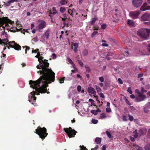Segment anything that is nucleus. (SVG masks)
Instances as JSON below:
<instances>
[{
	"instance_id": "obj_36",
	"label": "nucleus",
	"mask_w": 150,
	"mask_h": 150,
	"mask_svg": "<svg viewBox=\"0 0 150 150\" xmlns=\"http://www.w3.org/2000/svg\"><path fill=\"white\" fill-rule=\"evenodd\" d=\"M91 121L93 124H96L98 122V121L97 120L92 119Z\"/></svg>"
},
{
	"instance_id": "obj_62",
	"label": "nucleus",
	"mask_w": 150,
	"mask_h": 150,
	"mask_svg": "<svg viewBox=\"0 0 150 150\" xmlns=\"http://www.w3.org/2000/svg\"><path fill=\"white\" fill-rule=\"evenodd\" d=\"M144 111L145 113H148L149 112V110L146 108H144Z\"/></svg>"
},
{
	"instance_id": "obj_19",
	"label": "nucleus",
	"mask_w": 150,
	"mask_h": 150,
	"mask_svg": "<svg viewBox=\"0 0 150 150\" xmlns=\"http://www.w3.org/2000/svg\"><path fill=\"white\" fill-rule=\"evenodd\" d=\"M49 30H47L44 34V35L45 36L46 39L49 38Z\"/></svg>"
},
{
	"instance_id": "obj_24",
	"label": "nucleus",
	"mask_w": 150,
	"mask_h": 150,
	"mask_svg": "<svg viewBox=\"0 0 150 150\" xmlns=\"http://www.w3.org/2000/svg\"><path fill=\"white\" fill-rule=\"evenodd\" d=\"M98 33L97 31H94L93 32L91 35V38H93Z\"/></svg>"
},
{
	"instance_id": "obj_46",
	"label": "nucleus",
	"mask_w": 150,
	"mask_h": 150,
	"mask_svg": "<svg viewBox=\"0 0 150 150\" xmlns=\"http://www.w3.org/2000/svg\"><path fill=\"white\" fill-rule=\"evenodd\" d=\"M39 50V49H36V50H32V53H36L37 52H38V51Z\"/></svg>"
},
{
	"instance_id": "obj_54",
	"label": "nucleus",
	"mask_w": 150,
	"mask_h": 150,
	"mask_svg": "<svg viewBox=\"0 0 150 150\" xmlns=\"http://www.w3.org/2000/svg\"><path fill=\"white\" fill-rule=\"evenodd\" d=\"M62 20L63 21V22H64V25L63 26V27L65 26L66 25V23H65V19H66V18H62Z\"/></svg>"
},
{
	"instance_id": "obj_14",
	"label": "nucleus",
	"mask_w": 150,
	"mask_h": 150,
	"mask_svg": "<svg viewBox=\"0 0 150 150\" xmlns=\"http://www.w3.org/2000/svg\"><path fill=\"white\" fill-rule=\"evenodd\" d=\"M146 96H143V97L138 96L136 98L135 101L136 102H139L142 101L144 100Z\"/></svg>"
},
{
	"instance_id": "obj_29",
	"label": "nucleus",
	"mask_w": 150,
	"mask_h": 150,
	"mask_svg": "<svg viewBox=\"0 0 150 150\" xmlns=\"http://www.w3.org/2000/svg\"><path fill=\"white\" fill-rule=\"evenodd\" d=\"M23 49H24V48H26L25 50V53L26 54L27 53V50H28L30 49V48L28 46H25V47H23Z\"/></svg>"
},
{
	"instance_id": "obj_44",
	"label": "nucleus",
	"mask_w": 150,
	"mask_h": 150,
	"mask_svg": "<svg viewBox=\"0 0 150 150\" xmlns=\"http://www.w3.org/2000/svg\"><path fill=\"white\" fill-rule=\"evenodd\" d=\"M119 83L120 84H122L123 83V82L122 79L120 78H119L118 79Z\"/></svg>"
},
{
	"instance_id": "obj_49",
	"label": "nucleus",
	"mask_w": 150,
	"mask_h": 150,
	"mask_svg": "<svg viewBox=\"0 0 150 150\" xmlns=\"http://www.w3.org/2000/svg\"><path fill=\"white\" fill-rule=\"evenodd\" d=\"M68 12L69 13V14H70L71 15H73V11L70 9H68Z\"/></svg>"
},
{
	"instance_id": "obj_47",
	"label": "nucleus",
	"mask_w": 150,
	"mask_h": 150,
	"mask_svg": "<svg viewBox=\"0 0 150 150\" xmlns=\"http://www.w3.org/2000/svg\"><path fill=\"white\" fill-rule=\"evenodd\" d=\"M5 5L6 6H9L11 5V3L8 1L6 2L5 4Z\"/></svg>"
},
{
	"instance_id": "obj_39",
	"label": "nucleus",
	"mask_w": 150,
	"mask_h": 150,
	"mask_svg": "<svg viewBox=\"0 0 150 150\" xmlns=\"http://www.w3.org/2000/svg\"><path fill=\"white\" fill-rule=\"evenodd\" d=\"M106 27V24H103L101 25V28L103 29H105Z\"/></svg>"
},
{
	"instance_id": "obj_30",
	"label": "nucleus",
	"mask_w": 150,
	"mask_h": 150,
	"mask_svg": "<svg viewBox=\"0 0 150 150\" xmlns=\"http://www.w3.org/2000/svg\"><path fill=\"white\" fill-rule=\"evenodd\" d=\"M77 61L78 62L79 65L81 66V67H83V63L81 61L78 59L77 60Z\"/></svg>"
},
{
	"instance_id": "obj_7",
	"label": "nucleus",
	"mask_w": 150,
	"mask_h": 150,
	"mask_svg": "<svg viewBox=\"0 0 150 150\" xmlns=\"http://www.w3.org/2000/svg\"><path fill=\"white\" fill-rule=\"evenodd\" d=\"M66 134H67L69 138L74 137L77 132L75 130H73L72 128L69 127V128H66Z\"/></svg>"
},
{
	"instance_id": "obj_51",
	"label": "nucleus",
	"mask_w": 150,
	"mask_h": 150,
	"mask_svg": "<svg viewBox=\"0 0 150 150\" xmlns=\"http://www.w3.org/2000/svg\"><path fill=\"white\" fill-rule=\"evenodd\" d=\"M125 101L126 103L128 105H131L130 103L127 99L126 98V99H125Z\"/></svg>"
},
{
	"instance_id": "obj_40",
	"label": "nucleus",
	"mask_w": 150,
	"mask_h": 150,
	"mask_svg": "<svg viewBox=\"0 0 150 150\" xmlns=\"http://www.w3.org/2000/svg\"><path fill=\"white\" fill-rule=\"evenodd\" d=\"M72 45L75 47H78V44L76 43L72 42Z\"/></svg>"
},
{
	"instance_id": "obj_27",
	"label": "nucleus",
	"mask_w": 150,
	"mask_h": 150,
	"mask_svg": "<svg viewBox=\"0 0 150 150\" xmlns=\"http://www.w3.org/2000/svg\"><path fill=\"white\" fill-rule=\"evenodd\" d=\"M139 133L140 135H143L145 134V133L144 132L143 130L142 129H140L139 130Z\"/></svg>"
},
{
	"instance_id": "obj_1",
	"label": "nucleus",
	"mask_w": 150,
	"mask_h": 150,
	"mask_svg": "<svg viewBox=\"0 0 150 150\" xmlns=\"http://www.w3.org/2000/svg\"><path fill=\"white\" fill-rule=\"evenodd\" d=\"M55 76H41L37 80L33 81L32 80L29 81V84L30 87L33 89H35L31 93V99H29L30 102L33 105V103L31 102L32 100L33 101H35L36 97L35 95H39L40 93H45L46 92L48 94L50 93L49 91H47V87L48 86V84L54 82L55 80Z\"/></svg>"
},
{
	"instance_id": "obj_31",
	"label": "nucleus",
	"mask_w": 150,
	"mask_h": 150,
	"mask_svg": "<svg viewBox=\"0 0 150 150\" xmlns=\"http://www.w3.org/2000/svg\"><path fill=\"white\" fill-rule=\"evenodd\" d=\"M16 30V31L18 32V31H21V33H22L23 32H22V30H23V31H24V29H23L21 28H20V29H18L17 28H15Z\"/></svg>"
},
{
	"instance_id": "obj_21",
	"label": "nucleus",
	"mask_w": 150,
	"mask_h": 150,
	"mask_svg": "<svg viewBox=\"0 0 150 150\" xmlns=\"http://www.w3.org/2000/svg\"><path fill=\"white\" fill-rule=\"evenodd\" d=\"M44 57L42 56H40L38 58V61L40 63L42 64V61H44V60L43 59Z\"/></svg>"
},
{
	"instance_id": "obj_4",
	"label": "nucleus",
	"mask_w": 150,
	"mask_h": 150,
	"mask_svg": "<svg viewBox=\"0 0 150 150\" xmlns=\"http://www.w3.org/2000/svg\"><path fill=\"white\" fill-rule=\"evenodd\" d=\"M14 23V22L11 21L8 17H3L0 18V27L2 26L3 28H5V27H9L8 23L12 25Z\"/></svg>"
},
{
	"instance_id": "obj_32",
	"label": "nucleus",
	"mask_w": 150,
	"mask_h": 150,
	"mask_svg": "<svg viewBox=\"0 0 150 150\" xmlns=\"http://www.w3.org/2000/svg\"><path fill=\"white\" fill-rule=\"evenodd\" d=\"M88 101L90 102H91V103L92 105H93L94 106H96V105H95V104L93 102L94 101L92 99L90 98L89 99Z\"/></svg>"
},
{
	"instance_id": "obj_41",
	"label": "nucleus",
	"mask_w": 150,
	"mask_h": 150,
	"mask_svg": "<svg viewBox=\"0 0 150 150\" xmlns=\"http://www.w3.org/2000/svg\"><path fill=\"white\" fill-rule=\"evenodd\" d=\"M77 90L78 92L81 91V87L80 86H78L77 87Z\"/></svg>"
},
{
	"instance_id": "obj_48",
	"label": "nucleus",
	"mask_w": 150,
	"mask_h": 150,
	"mask_svg": "<svg viewBox=\"0 0 150 150\" xmlns=\"http://www.w3.org/2000/svg\"><path fill=\"white\" fill-rule=\"evenodd\" d=\"M100 95V97L101 98H105V96L103 93H98Z\"/></svg>"
},
{
	"instance_id": "obj_60",
	"label": "nucleus",
	"mask_w": 150,
	"mask_h": 150,
	"mask_svg": "<svg viewBox=\"0 0 150 150\" xmlns=\"http://www.w3.org/2000/svg\"><path fill=\"white\" fill-rule=\"evenodd\" d=\"M9 1L10 2L11 4L12 3H13L15 2H17L18 0H9Z\"/></svg>"
},
{
	"instance_id": "obj_8",
	"label": "nucleus",
	"mask_w": 150,
	"mask_h": 150,
	"mask_svg": "<svg viewBox=\"0 0 150 150\" xmlns=\"http://www.w3.org/2000/svg\"><path fill=\"white\" fill-rule=\"evenodd\" d=\"M140 14V11H130L129 13V15L133 19H136L138 18V16Z\"/></svg>"
},
{
	"instance_id": "obj_56",
	"label": "nucleus",
	"mask_w": 150,
	"mask_h": 150,
	"mask_svg": "<svg viewBox=\"0 0 150 150\" xmlns=\"http://www.w3.org/2000/svg\"><path fill=\"white\" fill-rule=\"evenodd\" d=\"M141 69V68H140L139 67L137 66H136L135 68V69L136 70H137V71H138L139 70H140Z\"/></svg>"
},
{
	"instance_id": "obj_12",
	"label": "nucleus",
	"mask_w": 150,
	"mask_h": 150,
	"mask_svg": "<svg viewBox=\"0 0 150 150\" xmlns=\"http://www.w3.org/2000/svg\"><path fill=\"white\" fill-rule=\"evenodd\" d=\"M147 4L146 3H144L141 6L140 8V10L144 11L146 10H149V9H148V8L150 7L149 6H147Z\"/></svg>"
},
{
	"instance_id": "obj_5",
	"label": "nucleus",
	"mask_w": 150,
	"mask_h": 150,
	"mask_svg": "<svg viewBox=\"0 0 150 150\" xmlns=\"http://www.w3.org/2000/svg\"><path fill=\"white\" fill-rule=\"evenodd\" d=\"M35 132L39 135L40 137L42 139H45L48 135V133H47L46 128L44 127L41 128L39 126L35 129Z\"/></svg>"
},
{
	"instance_id": "obj_50",
	"label": "nucleus",
	"mask_w": 150,
	"mask_h": 150,
	"mask_svg": "<svg viewBox=\"0 0 150 150\" xmlns=\"http://www.w3.org/2000/svg\"><path fill=\"white\" fill-rule=\"evenodd\" d=\"M122 120L124 121H127V118L126 116L125 115H123L122 116Z\"/></svg>"
},
{
	"instance_id": "obj_3",
	"label": "nucleus",
	"mask_w": 150,
	"mask_h": 150,
	"mask_svg": "<svg viewBox=\"0 0 150 150\" xmlns=\"http://www.w3.org/2000/svg\"><path fill=\"white\" fill-rule=\"evenodd\" d=\"M150 33V29L146 28H141L137 32V35L142 38L147 39L149 37Z\"/></svg>"
},
{
	"instance_id": "obj_20",
	"label": "nucleus",
	"mask_w": 150,
	"mask_h": 150,
	"mask_svg": "<svg viewBox=\"0 0 150 150\" xmlns=\"http://www.w3.org/2000/svg\"><path fill=\"white\" fill-rule=\"evenodd\" d=\"M144 148L145 150H150V144L145 145Z\"/></svg>"
},
{
	"instance_id": "obj_37",
	"label": "nucleus",
	"mask_w": 150,
	"mask_h": 150,
	"mask_svg": "<svg viewBox=\"0 0 150 150\" xmlns=\"http://www.w3.org/2000/svg\"><path fill=\"white\" fill-rule=\"evenodd\" d=\"M65 11V8L61 7L60 9V11L62 13H64Z\"/></svg>"
},
{
	"instance_id": "obj_16",
	"label": "nucleus",
	"mask_w": 150,
	"mask_h": 150,
	"mask_svg": "<svg viewBox=\"0 0 150 150\" xmlns=\"http://www.w3.org/2000/svg\"><path fill=\"white\" fill-rule=\"evenodd\" d=\"M88 93L92 94H94L96 93L95 89L91 87L88 88Z\"/></svg>"
},
{
	"instance_id": "obj_2",
	"label": "nucleus",
	"mask_w": 150,
	"mask_h": 150,
	"mask_svg": "<svg viewBox=\"0 0 150 150\" xmlns=\"http://www.w3.org/2000/svg\"><path fill=\"white\" fill-rule=\"evenodd\" d=\"M41 64V69L42 70L38 71V73L39 72L40 74L42 75H55V73L51 69L47 68L49 65V63L48 62V60L44 59L42 62Z\"/></svg>"
},
{
	"instance_id": "obj_22",
	"label": "nucleus",
	"mask_w": 150,
	"mask_h": 150,
	"mask_svg": "<svg viewBox=\"0 0 150 150\" xmlns=\"http://www.w3.org/2000/svg\"><path fill=\"white\" fill-rule=\"evenodd\" d=\"M85 68L86 69V71L88 72H89L91 71V70L89 67L87 65H85Z\"/></svg>"
},
{
	"instance_id": "obj_57",
	"label": "nucleus",
	"mask_w": 150,
	"mask_h": 150,
	"mask_svg": "<svg viewBox=\"0 0 150 150\" xmlns=\"http://www.w3.org/2000/svg\"><path fill=\"white\" fill-rule=\"evenodd\" d=\"M143 93H142V92H140L138 94V96H141V97H143V96H146L145 95H143Z\"/></svg>"
},
{
	"instance_id": "obj_52",
	"label": "nucleus",
	"mask_w": 150,
	"mask_h": 150,
	"mask_svg": "<svg viewBox=\"0 0 150 150\" xmlns=\"http://www.w3.org/2000/svg\"><path fill=\"white\" fill-rule=\"evenodd\" d=\"M141 91L142 93L146 92H147V91L144 90V88L143 87L141 88Z\"/></svg>"
},
{
	"instance_id": "obj_42",
	"label": "nucleus",
	"mask_w": 150,
	"mask_h": 150,
	"mask_svg": "<svg viewBox=\"0 0 150 150\" xmlns=\"http://www.w3.org/2000/svg\"><path fill=\"white\" fill-rule=\"evenodd\" d=\"M113 55V53L112 52H109L107 53L106 55L107 56H112Z\"/></svg>"
},
{
	"instance_id": "obj_10",
	"label": "nucleus",
	"mask_w": 150,
	"mask_h": 150,
	"mask_svg": "<svg viewBox=\"0 0 150 150\" xmlns=\"http://www.w3.org/2000/svg\"><path fill=\"white\" fill-rule=\"evenodd\" d=\"M141 20L142 21H150V14L148 13H145L141 17Z\"/></svg>"
},
{
	"instance_id": "obj_15",
	"label": "nucleus",
	"mask_w": 150,
	"mask_h": 150,
	"mask_svg": "<svg viewBox=\"0 0 150 150\" xmlns=\"http://www.w3.org/2000/svg\"><path fill=\"white\" fill-rule=\"evenodd\" d=\"M127 24L132 27H134L135 26L133 20H128Z\"/></svg>"
},
{
	"instance_id": "obj_18",
	"label": "nucleus",
	"mask_w": 150,
	"mask_h": 150,
	"mask_svg": "<svg viewBox=\"0 0 150 150\" xmlns=\"http://www.w3.org/2000/svg\"><path fill=\"white\" fill-rule=\"evenodd\" d=\"M95 141L96 144H99L101 142V138L99 137H96L95 139Z\"/></svg>"
},
{
	"instance_id": "obj_11",
	"label": "nucleus",
	"mask_w": 150,
	"mask_h": 150,
	"mask_svg": "<svg viewBox=\"0 0 150 150\" xmlns=\"http://www.w3.org/2000/svg\"><path fill=\"white\" fill-rule=\"evenodd\" d=\"M46 26V22L43 20H41L38 25V30L40 32L42 31V29Z\"/></svg>"
},
{
	"instance_id": "obj_59",
	"label": "nucleus",
	"mask_w": 150,
	"mask_h": 150,
	"mask_svg": "<svg viewBox=\"0 0 150 150\" xmlns=\"http://www.w3.org/2000/svg\"><path fill=\"white\" fill-rule=\"evenodd\" d=\"M80 150H85V149H86V147L85 146H80Z\"/></svg>"
},
{
	"instance_id": "obj_6",
	"label": "nucleus",
	"mask_w": 150,
	"mask_h": 150,
	"mask_svg": "<svg viewBox=\"0 0 150 150\" xmlns=\"http://www.w3.org/2000/svg\"><path fill=\"white\" fill-rule=\"evenodd\" d=\"M8 44L7 46L8 48L10 49V47L14 48L17 50H20L21 49V47L18 44L16 43L14 41L9 42H8Z\"/></svg>"
},
{
	"instance_id": "obj_43",
	"label": "nucleus",
	"mask_w": 150,
	"mask_h": 150,
	"mask_svg": "<svg viewBox=\"0 0 150 150\" xmlns=\"http://www.w3.org/2000/svg\"><path fill=\"white\" fill-rule=\"evenodd\" d=\"M106 110L107 112H110L111 111V109L109 107H107L106 108Z\"/></svg>"
},
{
	"instance_id": "obj_55",
	"label": "nucleus",
	"mask_w": 150,
	"mask_h": 150,
	"mask_svg": "<svg viewBox=\"0 0 150 150\" xmlns=\"http://www.w3.org/2000/svg\"><path fill=\"white\" fill-rule=\"evenodd\" d=\"M99 79L100 80V81L101 82H103L104 81V78L103 76L99 77Z\"/></svg>"
},
{
	"instance_id": "obj_23",
	"label": "nucleus",
	"mask_w": 150,
	"mask_h": 150,
	"mask_svg": "<svg viewBox=\"0 0 150 150\" xmlns=\"http://www.w3.org/2000/svg\"><path fill=\"white\" fill-rule=\"evenodd\" d=\"M68 61L69 62V63L71 64L74 67L75 65L74 64V62H73L72 61L71 59L68 58Z\"/></svg>"
},
{
	"instance_id": "obj_9",
	"label": "nucleus",
	"mask_w": 150,
	"mask_h": 150,
	"mask_svg": "<svg viewBox=\"0 0 150 150\" xmlns=\"http://www.w3.org/2000/svg\"><path fill=\"white\" fill-rule=\"evenodd\" d=\"M143 2V0H132L133 6L136 8L139 7L141 5Z\"/></svg>"
},
{
	"instance_id": "obj_17",
	"label": "nucleus",
	"mask_w": 150,
	"mask_h": 150,
	"mask_svg": "<svg viewBox=\"0 0 150 150\" xmlns=\"http://www.w3.org/2000/svg\"><path fill=\"white\" fill-rule=\"evenodd\" d=\"M98 19L97 17H95L92 18L90 23L91 25H93L96 21H98Z\"/></svg>"
},
{
	"instance_id": "obj_13",
	"label": "nucleus",
	"mask_w": 150,
	"mask_h": 150,
	"mask_svg": "<svg viewBox=\"0 0 150 150\" xmlns=\"http://www.w3.org/2000/svg\"><path fill=\"white\" fill-rule=\"evenodd\" d=\"M8 42L7 39H3L2 40L0 38V44L4 46L7 45Z\"/></svg>"
},
{
	"instance_id": "obj_34",
	"label": "nucleus",
	"mask_w": 150,
	"mask_h": 150,
	"mask_svg": "<svg viewBox=\"0 0 150 150\" xmlns=\"http://www.w3.org/2000/svg\"><path fill=\"white\" fill-rule=\"evenodd\" d=\"M105 133L109 138H111V135L109 132L107 131L105 132Z\"/></svg>"
},
{
	"instance_id": "obj_58",
	"label": "nucleus",
	"mask_w": 150,
	"mask_h": 150,
	"mask_svg": "<svg viewBox=\"0 0 150 150\" xmlns=\"http://www.w3.org/2000/svg\"><path fill=\"white\" fill-rule=\"evenodd\" d=\"M40 52H37V55L35 56V57L38 58L40 56Z\"/></svg>"
},
{
	"instance_id": "obj_45",
	"label": "nucleus",
	"mask_w": 150,
	"mask_h": 150,
	"mask_svg": "<svg viewBox=\"0 0 150 150\" xmlns=\"http://www.w3.org/2000/svg\"><path fill=\"white\" fill-rule=\"evenodd\" d=\"M65 78V77H64L61 79L59 80V81L60 83H62L64 82V79Z\"/></svg>"
},
{
	"instance_id": "obj_38",
	"label": "nucleus",
	"mask_w": 150,
	"mask_h": 150,
	"mask_svg": "<svg viewBox=\"0 0 150 150\" xmlns=\"http://www.w3.org/2000/svg\"><path fill=\"white\" fill-rule=\"evenodd\" d=\"M128 117H129V119L130 121H132L133 120L134 118L132 116L130 115H129Z\"/></svg>"
},
{
	"instance_id": "obj_28",
	"label": "nucleus",
	"mask_w": 150,
	"mask_h": 150,
	"mask_svg": "<svg viewBox=\"0 0 150 150\" xmlns=\"http://www.w3.org/2000/svg\"><path fill=\"white\" fill-rule=\"evenodd\" d=\"M83 54L84 56H86L88 54V51L87 50L85 49L83 52Z\"/></svg>"
},
{
	"instance_id": "obj_63",
	"label": "nucleus",
	"mask_w": 150,
	"mask_h": 150,
	"mask_svg": "<svg viewBox=\"0 0 150 150\" xmlns=\"http://www.w3.org/2000/svg\"><path fill=\"white\" fill-rule=\"evenodd\" d=\"M147 135L148 137L150 139V129L148 130Z\"/></svg>"
},
{
	"instance_id": "obj_61",
	"label": "nucleus",
	"mask_w": 150,
	"mask_h": 150,
	"mask_svg": "<svg viewBox=\"0 0 150 150\" xmlns=\"http://www.w3.org/2000/svg\"><path fill=\"white\" fill-rule=\"evenodd\" d=\"M98 147V145H96L94 148H93L91 149V150H97Z\"/></svg>"
},
{
	"instance_id": "obj_25",
	"label": "nucleus",
	"mask_w": 150,
	"mask_h": 150,
	"mask_svg": "<svg viewBox=\"0 0 150 150\" xmlns=\"http://www.w3.org/2000/svg\"><path fill=\"white\" fill-rule=\"evenodd\" d=\"M95 87L97 92L98 93H99V92H100L101 91V88L97 85H96Z\"/></svg>"
},
{
	"instance_id": "obj_64",
	"label": "nucleus",
	"mask_w": 150,
	"mask_h": 150,
	"mask_svg": "<svg viewBox=\"0 0 150 150\" xmlns=\"http://www.w3.org/2000/svg\"><path fill=\"white\" fill-rule=\"evenodd\" d=\"M65 0H61L60 1V3L62 5L65 4Z\"/></svg>"
},
{
	"instance_id": "obj_33",
	"label": "nucleus",
	"mask_w": 150,
	"mask_h": 150,
	"mask_svg": "<svg viewBox=\"0 0 150 150\" xmlns=\"http://www.w3.org/2000/svg\"><path fill=\"white\" fill-rule=\"evenodd\" d=\"M106 117V115H105V113H102L100 114V117L101 119H102L103 118L105 117Z\"/></svg>"
},
{
	"instance_id": "obj_26",
	"label": "nucleus",
	"mask_w": 150,
	"mask_h": 150,
	"mask_svg": "<svg viewBox=\"0 0 150 150\" xmlns=\"http://www.w3.org/2000/svg\"><path fill=\"white\" fill-rule=\"evenodd\" d=\"M137 129H136L133 132V133L134 134V137L135 138H136L137 137L138 135V133L137 132Z\"/></svg>"
},
{
	"instance_id": "obj_35",
	"label": "nucleus",
	"mask_w": 150,
	"mask_h": 150,
	"mask_svg": "<svg viewBox=\"0 0 150 150\" xmlns=\"http://www.w3.org/2000/svg\"><path fill=\"white\" fill-rule=\"evenodd\" d=\"M91 113L95 115H96L98 114L96 110H91Z\"/></svg>"
},
{
	"instance_id": "obj_53",
	"label": "nucleus",
	"mask_w": 150,
	"mask_h": 150,
	"mask_svg": "<svg viewBox=\"0 0 150 150\" xmlns=\"http://www.w3.org/2000/svg\"><path fill=\"white\" fill-rule=\"evenodd\" d=\"M127 91L130 94H132V91L131 88L130 87H129Z\"/></svg>"
}]
</instances>
